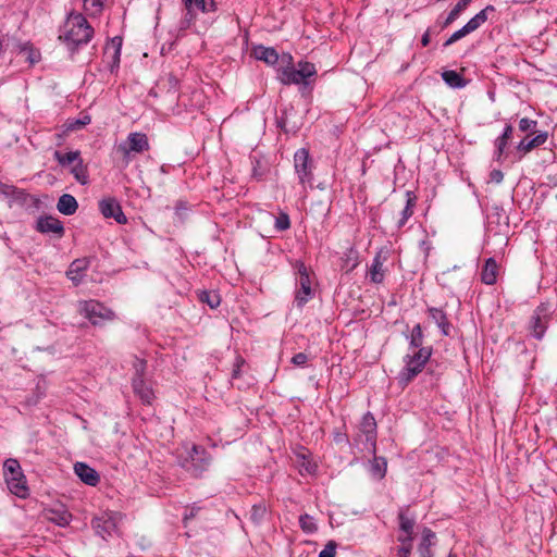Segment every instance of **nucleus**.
I'll use <instances>...</instances> for the list:
<instances>
[{"label": "nucleus", "mask_w": 557, "mask_h": 557, "mask_svg": "<svg viewBox=\"0 0 557 557\" xmlns=\"http://www.w3.org/2000/svg\"><path fill=\"white\" fill-rule=\"evenodd\" d=\"M95 30L82 13L71 12L59 35V40L73 54L92 39Z\"/></svg>", "instance_id": "obj_1"}, {"label": "nucleus", "mask_w": 557, "mask_h": 557, "mask_svg": "<svg viewBox=\"0 0 557 557\" xmlns=\"http://www.w3.org/2000/svg\"><path fill=\"white\" fill-rule=\"evenodd\" d=\"M288 65L277 70V79L283 85H309V79L317 75L315 65L311 62L300 61L297 67L293 65V58L287 54Z\"/></svg>", "instance_id": "obj_2"}, {"label": "nucleus", "mask_w": 557, "mask_h": 557, "mask_svg": "<svg viewBox=\"0 0 557 557\" xmlns=\"http://www.w3.org/2000/svg\"><path fill=\"white\" fill-rule=\"evenodd\" d=\"M432 347H420L412 354L404 357L405 367L399 372V382L404 385L409 384L419 373L422 372L424 366L432 356Z\"/></svg>", "instance_id": "obj_3"}, {"label": "nucleus", "mask_w": 557, "mask_h": 557, "mask_svg": "<svg viewBox=\"0 0 557 557\" xmlns=\"http://www.w3.org/2000/svg\"><path fill=\"white\" fill-rule=\"evenodd\" d=\"M77 312L94 326H101L104 322L113 321L116 318L112 309L96 299L79 300L77 302Z\"/></svg>", "instance_id": "obj_4"}, {"label": "nucleus", "mask_w": 557, "mask_h": 557, "mask_svg": "<svg viewBox=\"0 0 557 557\" xmlns=\"http://www.w3.org/2000/svg\"><path fill=\"white\" fill-rule=\"evenodd\" d=\"M294 269L297 273L295 304L298 308H302L314 296L312 272L300 260L295 261Z\"/></svg>", "instance_id": "obj_5"}, {"label": "nucleus", "mask_w": 557, "mask_h": 557, "mask_svg": "<svg viewBox=\"0 0 557 557\" xmlns=\"http://www.w3.org/2000/svg\"><path fill=\"white\" fill-rule=\"evenodd\" d=\"M552 320L550 306L547 302H541L532 312L528 324V334L536 341H542L546 334Z\"/></svg>", "instance_id": "obj_6"}, {"label": "nucleus", "mask_w": 557, "mask_h": 557, "mask_svg": "<svg viewBox=\"0 0 557 557\" xmlns=\"http://www.w3.org/2000/svg\"><path fill=\"white\" fill-rule=\"evenodd\" d=\"M4 478L10 492L17 497L25 498L28 495L26 479L16 459H8L3 465Z\"/></svg>", "instance_id": "obj_7"}, {"label": "nucleus", "mask_w": 557, "mask_h": 557, "mask_svg": "<svg viewBox=\"0 0 557 557\" xmlns=\"http://www.w3.org/2000/svg\"><path fill=\"white\" fill-rule=\"evenodd\" d=\"M122 515L116 511H104L91 520V527L96 534L108 540L114 535H120V522Z\"/></svg>", "instance_id": "obj_8"}, {"label": "nucleus", "mask_w": 557, "mask_h": 557, "mask_svg": "<svg viewBox=\"0 0 557 557\" xmlns=\"http://www.w3.org/2000/svg\"><path fill=\"white\" fill-rule=\"evenodd\" d=\"M148 137L144 133L134 132L129 133L126 140L119 144L116 152L121 153L122 160L125 165L132 161V153H143L149 150Z\"/></svg>", "instance_id": "obj_9"}, {"label": "nucleus", "mask_w": 557, "mask_h": 557, "mask_svg": "<svg viewBox=\"0 0 557 557\" xmlns=\"http://www.w3.org/2000/svg\"><path fill=\"white\" fill-rule=\"evenodd\" d=\"M188 457L189 459L186 460L184 468L195 478L200 476L210 465V456L198 445H193Z\"/></svg>", "instance_id": "obj_10"}, {"label": "nucleus", "mask_w": 557, "mask_h": 557, "mask_svg": "<svg viewBox=\"0 0 557 557\" xmlns=\"http://www.w3.org/2000/svg\"><path fill=\"white\" fill-rule=\"evenodd\" d=\"M294 168L298 176L299 183L306 185L311 184L313 180L312 160L306 148L298 149L294 154Z\"/></svg>", "instance_id": "obj_11"}, {"label": "nucleus", "mask_w": 557, "mask_h": 557, "mask_svg": "<svg viewBox=\"0 0 557 557\" xmlns=\"http://www.w3.org/2000/svg\"><path fill=\"white\" fill-rule=\"evenodd\" d=\"M377 425L374 416L368 411L363 414L360 425H359V434L358 438L361 442H364L373 451L376 446V436H377Z\"/></svg>", "instance_id": "obj_12"}, {"label": "nucleus", "mask_w": 557, "mask_h": 557, "mask_svg": "<svg viewBox=\"0 0 557 557\" xmlns=\"http://www.w3.org/2000/svg\"><path fill=\"white\" fill-rule=\"evenodd\" d=\"M99 210L107 219H114L119 224L127 223V218L123 213L120 202L113 197L101 199Z\"/></svg>", "instance_id": "obj_13"}, {"label": "nucleus", "mask_w": 557, "mask_h": 557, "mask_svg": "<svg viewBox=\"0 0 557 557\" xmlns=\"http://www.w3.org/2000/svg\"><path fill=\"white\" fill-rule=\"evenodd\" d=\"M387 251L380 249L376 251L372 263L368 271V276L371 283L381 284L385 278L386 269L384 263L387 261Z\"/></svg>", "instance_id": "obj_14"}, {"label": "nucleus", "mask_w": 557, "mask_h": 557, "mask_svg": "<svg viewBox=\"0 0 557 557\" xmlns=\"http://www.w3.org/2000/svg\"><path fill=\"white\" fill-rule=\"evenodd\" d=\"M186 9L185 21L190 24L198 11L202 13L212 12L215 10L214 0H183Z\"/></svg>", "instance_id": "obj_15"}, {"label": "nucleus", "mask_w": 557, "mask_h": 557, "mask_svg": "<svg viewBox=\"0 0 557 557\" xmlns=\"http://www.w3.org/2000/svg\"><path fill=\"white\" fill-rule=\"evenodd\" d=\"M132 388L143 405H152L153 400L156 399L154 391L151 384L148 383L145 379L132 377Z\"/></svg>", "instance_id": "obj_16"}, {"label": "nucleus", "mask_w": 557, "mask_h": 557, "mask_svg": "<svg viewBox=\"0 0 557 557\" xmlns=\"http://www.w3.org/2000/svg\"><path fill=\"white\" fill-rule=\"evenodd\" d=\"M36 230L40 233L48 234L53 233L59 237H62L64 234V227L62 222L51 215L41 216L37 220Z\"/></svg>", "instance_id": "obj_17"}, {"label": "nucleus", "mask_w": 557, "mask_h": 557, "mask_svg": "<svg viewBox=\"0 0 557 557\" xmlns=\"http://www.w3.org/2000/svg\"><path fill=\"white\" fill-rule=\"evenodd\" d=\"M547 138H548L547 132H540L531 139L528 136H525L523 139L520 140V143L516 147L517 152L520 154L519 159L524 157L527 153H529L534 148L544 145L546 143Z\"/></svg>", "instance_id": "obj_18"}, {"label": "nucleus", "mask_w": 557, "mask_h": 557, "mask_svg": "<svg viewBox=\"0 0 557 557\" xmlns=\"http://www.w3.org/2000/svg\"><path fill=\"white\" fill-rule=\"evenodd\" d=\"M498 274L499 265L497 261L493 257L487 258L480 273L481 282L485 285H494L497 282Z\"/></svg>", "instance_id": "obj_19"}, {"label": "nucleus", "mask_w": 557, "mask_h": 557, "mask_svg": "<svg viewBox=\"0 0 557 557\" xmlns=\"http://www.w3.org/2000/svg\"><path fill=\"white\" fill-rule=\"evenodd\" d=\"M74 471L81 481L87 485L96 486L100 481L98 472L85 462H76Z\"/></svg>", "instance_id": "obj_20"}, {"label": "nucleus", "mask_w": 557, "mask_h": 557, "mask_svg": "<svg viewBox=\"0 0 557 557\" xmlns=\"http://www.w3.org/2000/svg\"><path fill=\"white\" fill-rule=\"evenodd\" d=\"M89 263L90 262L87 258L75 259L70 264L66 272L69 280H71L75 285H78L83 281L84 272L87 270Z\"/></svg>", "instance_id": "obj_21"}, {"label": "nucleus", "mask_w": 557, "mask_h": 557, "mask_svg": "<svg viewBox=\"0 0 557 557\" xmlns=\"http://www.w3.org/2000/svg\"><path fill=\"white\" fill-rule=\"evenodd\" d=\"M252 54L257 60L263 61L268 65H275L278 61V53L272 47L256 46L252 49Z\"/></svg>", "instance_id": "obj_22"}, {"label": "nucleus", "mask_w": 557, "mask_h": 557, "mask_svg": "<svg viewBox=\"0 0 557 557\" xmlns=\"http://www.w3.org/2000/svg\"><path fill=\"white\" fill-rule=\"evenodd\" d=\"M417 199H418L417 195L413 191H411V190L406 191V206L403 209V211L400 213V218L397 222L398 230L403 228L406 225V223L408 222V220L412 216L414 207L417 205Z\"/></svg>", "instance_id": "obj_23"}, {"label": "nucleus", "mask_w": 557, "mask_h": 557, "mask_svg": "<svg viewBox=\"0 0 557 557\" xmlns=\"http://www.w3.org/2000/svg\"><path fill=\"white\" fill-rule=\"evenodd\" d=\"M429 317L436 323L441 329L444 336L449 335L450 323L448 321L446 312L441 308L430 307L428 309Z\"/></svg>", "instance_id": "obj_24"}, {"label": "nucleus", "mask_w": 557, "mask_h": 557, "mask_svg": "<svg viewBox=\"0 0 557 557\" xmlns=\"http://www.w3.org/2000/svg\"><path fill=\"white\" fill-rule=\"evenodd\" d=\"M436 534L429 528H424L422 531L421 542L419 544L418 550L421 557H432L433 554L431 552L432 545L435 544Z\"/></svg>", "instance_id": "obj_25"}, {"label": "nucleus", "mask_w": 557, "mask_h": 557, "mask_svg": "<svg viewBox=\"0 0 557 557\" xmlns=\"http://www.w3.org/2000/svg\"><path fill=\"white\" fill-rule=\"evenodd\" d=\"M78 208L77 200L70 194H63L57 203V209L64 215H72Z\"/></svg>", "instance_id": "obj_26"}, {"label": "nucleus", "mask_w": 557, "mask_h": 557, "mask_svg": "<svg viewBox=\"0 0 557 557\" xmlns=\"http://www.w3.org/2000/svg\"><path fill=\"white\" fill-rule=\"evenodd\" d=\"M495 9L493 5H487L479 13H476L473 17H471L466 24L465 27L469 32V34L475 32L487 21V12H493Z\"/></svg>", "instance_id": "obj_27"}, {"label": "nucleus", "mask_w": 557, "mask_h": 557, "mask_svg": "<svg viewBox=\"0 0 557 557\" xmlns=\"http://www.w3.org/2000/svg\"><path fill=\"white\" fill-rule=\"evenodd\" d=\"M495 9L493 5H487L479 13H476L473 17H471L466 24L465 27L469 32V34L475 32L487 21V12H493Z\"/></svg>", "instance_id": "obj_28"}, {"label": "nucleus", "mask_w": 557, "mask_h": 557, "mask_svg": "<svg viewBox=\"0 0 557 557\" xmlns=\"http://www.w3.org/2000/svg\"><path fill=\"white\" fill-rule=\"evenodd\" d=\"M409 507L400 508L398 511L399 530L405 534H413L414 517L408 516Z\"/></svg>", "instance_id": "obj_29"}, {"label": "nucleus", "mask_w": 557, "mask_h": 557, "mask_svg": "<svg viewBox=\"0 0 557 557\" xmlns=\"http://www.w3.org/2000/svg\"><path fill=\"white\" fill-rule=\"evenodd\" d=\"M47 518L59 527H65L70 524L72 515L65 509H51L48 511Z\"/></svg>", "instance_id": "obj_30"}, {"label": "nucleus", "mask_w": 557, "mask_h": 557, "mask_svg": "<svg viewBox=\"0 0 557 557\" xmlns=\"http://www.w3.org/2000/svg\"><path fill=\"white\" fill-rule=\"evenodd\" d=\"M71 173L79 184H88V169L87 165L84 163L83 159L78 160L76 163L72 165Z\"/></svg>", "instance_id": "obj_31"}, {"label": "nucleus", "mask_w": 557, "mask_h": 557, "mask_svg": "<svg viewBox=\"0 0 557 557\" xmlns=\"http://www.w3.org/2000/svg\"><path fill=\"white\" fill-rule=\"evenodd\" d=\"M54 159L58 161V163L62 166L73 165L78 160H81V152L78 150L70 151L66 153H62L60 151L54 152Z\"/></svg>", "instance_id": "obj_32"}, {"label": "nucleus", "mask_w": 557, "mask_h": 557, "mask_svg": "<svg viewBox=\"0 0 557 557\" xmlns=\"http://www.w3.org/2000/svg\"><path fill=\"white\" fill-rule=\"evenodd\" d=\"M443 81L453 88H461L466 85L463 77L456 71L448 70L442 73Z\"/></svg>", "instance_id": "obj_33"}, {"label": "nucleus", "mask_w": 557, "mask_h": 557, "mask_svg": "<svg viewBox=\"0 0 557 557\" xmlns=\"http://www.w3.org/2000/svg\"><path fill=\"white\" fill-rule=\"evenodd\" d=\"M408 339H409V348L410 349L418 350V349H420V347H423L424 335H423L422 327L419 323L412 327L411 333L408 336Z\"/></svg>", "instance_id": "obj_34"}, {"label": "nucleus", "mask_w": 557, "mask_h": 557, "mask_svg": "<svg viewBox=\"0 0 557 557\" xmlns=\"http://www.w3.org/2000/svg\"><path fill=\"white\" fill-rule=\"evenodd\" d=\"M299 458V472L300 474H312L317 471V463L313 462L305 453L298 454Z\"/></svg>", "instance_id": "obj_35"}, {"label": "nucleus", "mask_w": 557, "mask_h": 557, "mask_svg": "<svg viewBox=\"0 0 557 557\" xmlns=\"http://www.w3.org/2000/svg\"><path fill=\"white\" fill-rule=\"evenodd\" d=\"M387 462L383 457H374L371 463V473L377 479H383L386 474Z\"/></svg>", "instance_id": "obj_36"}, {"label": "nucleus", "mask_w": 557, "mask_h": 557, "mask_svg": "<svg viewBox=\"0 0 557 557\" xmlns=\"http://www.w3.org/2000/svg\"><path fill=\"white\" fill-rule=\"evenodd\" d=\"M299 527L307 534H312L318 530L313 517L308 513H304L299 517Z\"/></svg>", "instance_id": "obj_37"}, {"label": "nucleus", "mask_w": 557, "mask_h": 557, "mask_svg": "<svg viewBox=\"0 0 557 557\" xmlns=\"http://www.w3.org/2000/svg\"><path fill=\"white\" fill-rule=\"evenodd\" d=\"M359 264L358 252L352 248L345 255L342 268L348 273Z\"/></svg>", "instance_id": "obj_38"}, {"label": "nucleus", "mask_w": 557, "mask_h": 557, "mask_svg": "<svg viewBox=\"0 0 557 557\" xmlns=\"http://www.w3.org/2000/svg\"><path fill=\"white\" fill-rule=\"evenodd\" d=\"M104 0H84V10L92 16L102 12Z\"/></svg>", "instance_id": "obj_39"}, {"label": "nucleus", "mask_w": 557, "mask_h": 557, "mask_svg": "<svg viewBox=\"0 0 557 557\" xmlns=\"http://www.w3.org/2000/svg\"><path fill=\"white\" fill-rule=\"evenodd\" d=\"M274 226H275L276 231H278V232L287 231L290 227L289 215L286 212L281 211L275 216Z\"/></svg>", "instance_id": "obj_40"}, {"label": "nucleus", "mask_w": 557, "mask_h": 557, "mask_svg": "<svg viewBox=\"0 0 557 557\" xmlns=\"http://www.w3.org/2000/svg\"><path fill=\"white\" fill-rule=\"evenodd\" d=\"M134 375L133 377L145 379L147 370V361L145 359L135 357L133 361Z\"/></svg>", "instance_id": "obj_41"}, {"label": "nucleus", "mask_w": 557, "mask_h": 557, "mask_svg": "<svg viewBox=\"0 0 557 557\" xmlns=\"http://www.w3.org/2000/svg\"><path fill=\"white\" fill-rule=\"evenodd\" d=\"M508 141L509 139L503 137V136H498L496 139H495V151H494V158L495 160L497 161H500L502 160V157L505 152V149L508 145Z\"/></svg>", "instance_id": "obj_42"}, {"label": "nucleus", "mask_w": 557, "mask_h": 557, "mask_svg": "<svg viewBox=\"0 0 557 557\" xmlns=\"http://www.w3.org/2000/svg\"><path fill=\"white\" fill-rule=\"evenodd\" d=\"M201 301L207 302L210 308H216L220 305V296L211 292H202Z\"/></svg>", "instance_id": "obj_43"}, {"label": "nucleus", "mask_w": 557, "mask_h": 557, "mask_svg": "<svg viewBox=\"0 0 557 557\" xmlns=\"http://www.w3.org/2000/svg\"><path fill=\"white\" fill-rule=\"evenodd\" d=\"M536 126H537V121L531 120L529 117H522L519 121V129L522 133L534 132Z\"/></svg>", "instance_id": "obj_44"}, {"label": "nucleus", "mask_w": 557, "mask_h": 557, "mask_svg": "<svg viewBox=\"0 0 557 557\" xmlns=\"http://www.w3.org/2000/svg\"><path fill=\"white\" fill-rule=\"evenodd\" d=\"M467 35H469V32L467 30V28L463 25L460 29H458L451 34V36L444 42V47H448V46L455 44L456 41L460 40L461 38L466 37Z\"/></svg>", "instance_id": "obj_45"}, {"label": "nucleus", "mask_w": 557, "mask_h": 557, "mask_svg": "<svg viewBox=\"0 0 557 557\" xmlns=\"http://www.w3.org/2000/svg\"><path fill=\"white\" fill-rule=\"evenodd\" d=\"M337 543L333 540L329 541L318 557H335Z\"/></svg>", "instance_id": "obj_46"}, {"label": "nucleus", "mask_w": 557, "mask_h": 557, "mask_svg": "<svg viewBox=\"0 0 557 557\" xmlns=\"http://www.w3.org/2000/svg\"><path fill=\"white\" fill-rule=\"evenodd\" d=\"M250 160L252 164V176L257 180H261L265 172L262 168L261 161L256 157H250Z\"/></svg>", "instance_id": "obj_47"}, {"label": "nucleus", "mask_w": 557, "mask_h": 557, "mask_svg": "<svg viewBox=\"0 0 557 557\" xmlns=\"http://www.w3.org/2000/svg\"><path fill=\"white\" fill-rule=\"evenodd\" d=\"M22 50H23V51H26V50L28 51V57H27V59H28V61H29L32 64H35V63L39 62V60H40V53H39V51H38V50H35V49L33 48V46H32L29 42L25 44V45L23 46V49H22Z\"/></svg>", "instance_id": "obj_48"}, {"label": "nucleus", "mask_w": 557, "mask_h": 557, "mask_svg": "<svg viewBox=\"0 0 557 557\" xmlns=\"http://www.w3.org/2000/svg\"><path fill=\"white\" fill-rule=\"evenodd\" d=\"M471 2L472 0H459L449 13L458 18Z\"/></svg>", "instance_id": "obj_49"}, {"label": "nucleus", "mask_w": 557, "mask_h": 557, "mask_svg": "<svg viewBox=\"0 0 557 557\" xmlns=\"http://www.w3.org/2000/svg\"><path fill=\"white\" fill-rule=\"evenodd\" d=\"M120 61H121V51L119 49H114L110 57V62H109V69L111 72H114V70H116L119 67Z\"/></svg>", "instance_id": "obj_50"}, {"label": "nucleus", "mask_w": 557, "mask_h": 557, "mask_svg": "<svg viewBox=\"0 0 557 557\" xmlns=\"http://www.w3.org/2000/svg\"><path fill=\"white\" fill-rule=\"evenodd\" d=\"M200 510V507L194 505L193 507L190 508H187L184 516H183V522H184V525L187 527V523L189 520L194 519L197 513L199 512Z\"/></svg>", "instance_id": "obj_51"}, {"label": "nucleus", "mask_w": 557, "mask_h": 557, "mask_svg": "<svg viewBox=\"0 0 557 557\" xmlns=\"http://www.w3.org/2000/svg\"><path fill=\"white\" fill-rule=\"evenodd\" d=\"M245 359L240 356H237L235 359L234 368L232 371V379H238L240 376V368L244 366Z\"/></svg>", "instance_id": "obj_52"}, {"label": "nucleus", "mask_w": 557, "mask_h": 557, "mask_svg": "<svg viewBox=\"0 0 557 557\" xmlns=\"http://www.w3.org/2000/svg\"><path fill=\"white\" fill-rule=\"evenodd\" d=\"M308 356L305 352H298L293 356L292 363L297 367H302L307 363Z\"/></svg>", "instance_id": "obj_53"}, {"label": "nucleus", "mask_w": 557, "mask_h": 557, "mask_svg": "<svg viewBox=\"0 0 557 557\" xmlns=\"http://www.w3.org/2000/svg\"><path fill=\"white\" fill-rule=\"evenodd\" d=\"M412 541L413 534H405L398 536V542L401 543V546H408V549H412Z\"/></svg>", "instance_id": "obj_54"}, {"label": "nucleus", "mask_w": 557, "mask_h": 557, "mask_svg": "<svg viewBox=\"0 0 557 557\" xmlns=\"http://www.w3.org/2000/svg\"><path fill=\"white\" fill-rule=\"evenodd\" d=\"M121 47H122V38L116 36V37H113L111 39V44L110 46H107L106 47V51H104V54H108L109 50L110 49H119L121 51Z\"/></svg>", "instance_id": "obj_55"}, {"label": "nucleus", "mask_w": 557, "mask_h": 557, "mask_svg": "<svg viewBox=\"0 0 557 557\" xmlns=\"http://www.w3.org/2000/svg\"><path fill=\"white\" fill-rule=\"evenodd\" d=\"M490 177L495 183H500L504 178V174L500 170H493L490 174Z\"/></svg>", "instance_id": "obj_56"}, {"label": "nucleus", "mask_w": 557, "mask_h": 557, "mask_svg": "<svg viewBox=\"0 0 557 557\" xmlns=\"http://www.w3.org/2000/svg\"><path fill=\"white\" fill-rule=\"evenodd\" d=\"M512 133H513V127L511 124H506V126L504 127V131H503V134L500 136L507 138V139H510L512 137Z\"/></svg>", "instance_id": "obj_57"}, {"label": "nucleus", "mask_w": 557, "mask_h": 557, "mask_svg": "<svg viewBox=\"0 0 557 557\" xmlns=\"http://www.w3.org/2000/svg\"><path fill=\"white\" fill-rule=\"evenodd\" d=\"M411 553V549H408V546H400L397 549L398 557H409Z\"/></svg>", "instance_id": "obj_58"}, {"label": "nucleus", "mask_w": 557, "mask_h": 557, "mask_svg": "<svg viewBox=\"0 0 557 557\" xmlns=\"http://www.w3.org/2000/svg\"><path fill=\"white\" fill-rule=\"evenodd\" d=\"M264 512V507L255 505L252 507L251 518L257 519V516L262 515Z\"/></svg>", "instance_id": "obj_59"}, {"label": "nucleus", "mask_w": 557, "mask_h": 557, "mask_svg": "<svg viewBox=\"0 0 557 557\" xmlns=\"http://www.w3.org/2000/svg\"><path fill=\"white\" fill-rule=\"evenodd\" d=\"M429 44H430V30L428 29V30L422 35V38H421V45H422L423 47H426Z\"/></svg>", "instance_id": "obj_60"}, {"label": "nucleus", "mask_w": 557, "mask_h": 557, "mask_svg": "<svg viewBox=\"0 0 557 557\" xmlns=\"http://www.w3.org/2000/svg\"><path fill=\"white\" fill-rule=\"evenodd\" d=\"M456 20H457V18H456L454 15H451L450 13H448V15H447L446 20L444 21V23H443V26H442V27H443V28L447 27L448 25H450L451 23H454Z\"/></svg>", "instance_id": "obj_61"}, {"label": "nucleus", "mask_w": 557, "mask_h": 557, "mask_svg": "<svg viewBox=\"0 0 557 557\" xmlns=\"http://www.w3.org/2000/svg\"><path fill=\"white\" fill-rule=\"evenodd\" d=\"M90 122V119L87 116L85 117V120H82V121H77V124L79 125H86Z\"/></svg>", "instance_id": "obj_62"}, {"label": "nucleus", "mask_w": 557, "mask_h": 557, "mask_svg": "<svg viewBox=\"0 0 557 557\" xmlns=\"http://www.w3.org/2000/svg\"><path fill=\"white\" fill-rule=\"evenodd\" d=\"M180 205H181V202L176 203V209H183V206H180Z\"/></svg>", "instance_id": "obj_63"}, {"label": "nucleus", "mask_w": 557, "mask_h": 557, "mask_svg": "<svg viewBox=\"0 0 557 557\" xmlns=\"http://www.w3.org/2000/svg\"><path fill=\"white\" fill-rule=\"evenodd\" d=\"M280 125H281V128H284L285 122L282 120V122H280Z\"/></svg>", "instance_id": "obj_64"}]
</instances>
